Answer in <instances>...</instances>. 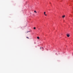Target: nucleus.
Here are the masks:
<instances>
[{
    "label": "nucleus",
    "mask_w": 73,
    "mask_h": 73,
    "mask_svg": "<svg viewBox=\"0 0 73 73\" xmlns=\"http://www.w3.org/2000/svg\"><path fill=\"white\" fill-rule=\"evenodd\" d=\"M30 31H27V33H28V32H30Z\"/></svg>",
    "instance_id": "8"
},
{
    "label": "nucleus",
    "mask_w": 73,
    "mask_h": 73,
    "mask_svg": "<svg viewBox=\"0 0 73 73\" xmlns=\"http://www.w3.org/2000/svg\"><path fill=\"white\" fill-rule=\"evenodd\" d=\"M34 29H36V27H34Z\"/></svg>",
    "instance_id": "7"
},
{
    "label": "nucleus",
    "mask_w": 73,
    "mask_h": 73,
    "mask_svg": "<svg viewBox=\"0 0 73 73\" xmlns=\"http://www.w3.org/2000/svg\"><path fill=\"white\" fill-rule=\"evenodd\" d=\"M65 17V15H63V16H62V18H64V17Z\"/></svg>",
    "instance_id": "2"
},
{
    "label": "nucleus",
    "mask_w": 73,
    "mask_h": 73,
    "mask_svg": "<svg viewBox=\"0 0 73 73\" xmlns=\"http://www.w3.org/2000/svg\"><path fill=\"white\" fill-rule=\"evenodd\" d=\"M34 12L35 13H37V12H36V11H34Z\"/></svg>",
    "instance_id": "5"
},
{
    "label": "nucleus",
    "mask_w": 73,
    "mask_h": 73,
    "mask_svg": "<svg viewBox=\"0 0 73 73\" xmlns=\"http://www.w3.org/2000/svg\"><path fill=\"white\" fill-rule=\"evenodd\" d=\"M44 15H45V16H47V15L45 14V12H44Z\"/></svg>",
    "instance_id": "3"
},
{
    "label": "nucleus",
    "mask_w": 73,
    "mask_h": 73,
    "mask_svg": "<svg viewBox=\"0 0 73 73\" xmlns=\"http://www.w3.org/2000/svg\"><path fill=\"white\" fill-rule=\"evenodd\" d=\"M40 49H43V48L42 47H40Z\"/></svg>",
    "instance_id": "6"
},
{
    "label": "nucleus",
    "mask_w": 73,
    "mask_h": 73,
    "mask_svg": "<svg viewBox=\"0 0 73 73\" xmlns=\"http://www.w3.org/2000/svg\"><path fill=\"white\" fill-rule=\"evenodd\" d=\"M67 37H70V35H69V34H67Z\"/></svg>",
    "instance_id": "1"
},
{
    "label": "nucleus",
    "mask_w": 73,
    "mask_h": 73,
    "mask_svg": "<svg viewBox=\"0 0 73 73\" xmlns=\"http://www.w3.org/2000/svg\"><path fill=\"white\" fill-rule=\"evenodd\" d=\"M37 38L38 39H40V37H38V36H37Z\"/></svg>",
    "instance_id": "4"
},
{
    "label": "nucleus",
    "mask_w": 73,
    "mask_h": 73,
    "mask_svg": "<svg viewBox=\"0 0 73 73\" xmlns=\"http://www.w3.org/2000/svg\"><path fill=\"white\" fill-rule=\"evenodd\" d=\"M27 38H28V37H26Z\"/></svg>",
    "instance_id": "9"
}]
</instances>
